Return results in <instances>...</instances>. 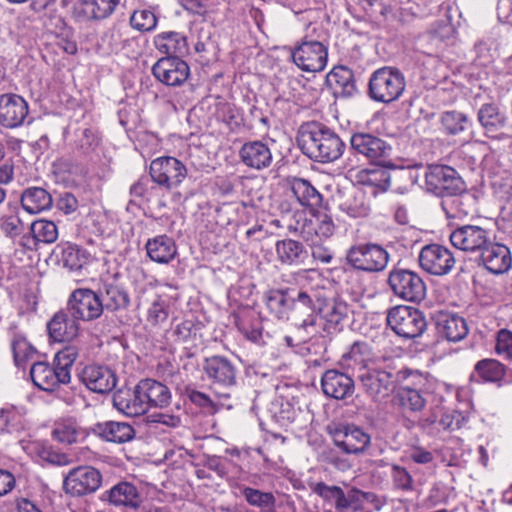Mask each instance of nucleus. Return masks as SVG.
I'll return each instance as SVG.
<instances>
[{
	"label": "nucleus",
	"instance_id": "1",
	"mask_svg": "<svg viewBox=\"0 0 512 512\" xmlns=\"http://www.w3.org/2000/svg\"><path fill=\"white\" fill-rule=\"evenodd\" d=\"M302 152L320 163H330L339 159L345 150V143L329 128L309 123L302 126L297 138Z\"/></svg>",
	"mask_w": 512,
	"mask_h": 512
},
{
	"label": "nucleus",
	"instance_id": "2",
	"mask_svg": "<svg viewBox=\"0 0 512 512\" xmlns=\"http://www.w3.org/2000/svg\"><path fill=\"white\" fill-rule=\"evenodd\" d=\"M77 357V349L74 346H67L55 354L53 366L46 362L34 363L30 369L34 385L44 391H54L61 384H68Z\"/></svg>",
	"mask_w": 512,
	"mask_h": 512
},
{
	"label": "nucleus",
	"instance_id": "3",
	"mask_svg": "<svg viewBox=\"0 0 512 512\" xmlns=\"http://www.w3.org/2000/svg\"><path fill=\"white\" fill-rule=\"evenodd\" d=\"M405 77L397 68L382 67L374 71L368 83V96L375 102L390 104L405 91Z\"/></svg>",
	"mask_w": 512,
	"mask_h": 512
},
{
	"label": "nucleus",
	"instance_id": "4",
	"mask_svg": "<svg viewBox=\"0 0 512 512\" xmlns=\"http://www.w3.org/2000/svg\"><path fill=\"white\" fill-rule=\"evenodd\" d=\"M386 321L393 332L404 339L422 336L428 325L420 309L407 305H397L389 309Z\"/></svg>",
	"mask_w": 512,
	"mask_h": 512
},
{
	"label": "nucleus",
	"instance_id": "5",
	"mask_svg": "<svg viewBox=\"0 0 512 512\" xmlns=\"http://www.w3.org/2000/svg\"><path fill=\"white\" fill-rule=\"evenodd\" d=\"M403 384L396 392L395 399L404 412L420 413L427 403V378L417 371H402Z\"/></svg>",
	"mask_w": 512,
	"mask_h": 512
},
{
	"label": "nucleus",
	"instance_id": "6",
	"mask_svg": "<svg viewBox=\"0 0 512 512\" xmlns=\"http://www.w3.org/2000/svg\"><path fill=\"white\" fill-rule=\"evenodd\" d=\"M388 285L395 296L404 301L419 303L426 296V284L410 269L394 267L388 274Z\"/></svg>",
	"mask_w": 512,
	"mask_h": 512
},
{
	"label": "nucleus",
	"instance_id": "7",
	"mask_svg": "<svg viewBox=\"0 0 512 512\" xmlns=\"http://www.w3.org/2000/svg\"><path fill=\"white\" fill-rule=\"evenodd\" d=\"M294 64L305 72H321L328 60V48L321 41L305 35L291 50Z\"/></svg>",
	"mask_w": 512,
	"mask_h": 512
},
{
	"label": "nucleus",
	"instance_id": "8",
	"mask_svg": "<svg viewBox=\"0 0 512 512\" xmlns=\"http://www.w3.org/2000/svg\"><path fill=\"white\" fill-rule=\"evenodd\" d=\"M424 178L427 191L442 198L454 196L464 191V182L457 171L450 166H428Z\"/></svg>",
	"mask_w": 512,
	"mask_h": 512
},
{
	"label": "nucleus",
	"instance_id": "9",
	"mask_svg": "<svg viewBox=\"0 0 512 512\" xmlns=\"http://www.w3.org/2000/svg\"><path fill=\"white\" fill-rule=\"evenodd\" d=\"M334 445L343 453L365 454L371 447V436L354 424H337L329 429Z\"/></svg>",
	"mask_w": 512,
	"mask_h": 512
},
{
	"label": "nucleus",
	"instance_id": "10",
	"mask_svg": "<svg viewBox=\"0 0 512 512\" xmlns=\"http://www.w3.org/2000/svg\"><path fill=\"white\" fill-rule=\"evenodd\" d=\"M350 147L355 154L377 165L385 164L392 154V146L387 141L366 132L353 133Z\"/></svg>",
	"mask_w": 512,
	"mask_h": 512
},
{
	"label": "nucleus",
	"instance_id": "11",
	"mask_svg": "<svg viewBox=\"0 0 512 512\" xmlns=\"http://www.w3.org/2000/svg\"><path fill=\"white\" fill-rule=\"evenodd\" d=\"M292 229L308 244H316L330 238L335 232L336 225L330 214L318 211L309 219L300 215Z\"/></svg>",
	"mask_w": 512,
	"mask_h": 512
},
{
	"label": "nucleus",
	"instance_id": "12",
	"mask_svg": "<svg viewBox=\"0 0 512 512\" xmlns=\"http://www.w3.org/2000/svg\"><path fill=\"white\" fill-rule=\"evenodd\" d=\"M346 258L358 270L378 272L387 266L389 254L380 245L368 243L351 247Z\"/></svg>",
	"mask_w": 512,
	"mask_h": 512
},
{
	"label": "nucleus",
	"instance_id": "13",
	"mask_svg": "<svg viewBox=\"0 0 512 512\" xmlns=\"http://www.w3.org/2000/svg\"><path fill=\"white\" fill-rule=\"evenodd\" d=\"M102 483L101 473L92 466L81 465L72 468L63 479V490L74 497L95 492Z\"/></svg>",
	"mask_w": 512,
	"mask_h": 512
},
{
	"label": "nucleus",
	"instance_id": "14",
	"mask_svg": "<svg viewBox=\"0 0 512 512\" xmlns=\"http://www.w3.org/2000/svg\"><path fill=\"white\" fill-rule=\"evenodd\" d=\"M152 181L168 190L177 188L187 176L186 166L175 157L164 156L150 164Z\"/></svg>",
	"mask_w": 512,
	"mask_h": 512
},
{
	"label": "nucleus",
	"instance_id": "15",
	"mask_svg": "<svg viewBox=\"0 0 512 512\" xmlns=\"http://www.w3.org/2000/svg\"><path fill=\"white\" fill-rule=\"evenodd\" d=\"M203 371L215 387L231 389L237 386L239 369L225 356L213 355L203 362Z\"/></svg>",
	"mask_w": 512,
	"mask_h": 512
},
{
	"label": "nucleus",
	"instance_id": "16",
	"mask_svg": "<svg viewBox=\"0 0 512 512\" xmlns=\"http://www.w3.org/2000/svg\"><path fill=\"white\" fill-rule=\"evenodd\" d=\"M67 309L78 321H93L103 313L99 294L87 288H79L71 293Z\"/></svg>",
	"mask_w": 512,
	"mask_h": 512
},
{
	"label": "nucleus",
	"instance_id": "17",
	"mask_svg": "<svg viewBox=\"0 0 512 512\" xmlns=\"http://www.w3.org/2000/svg\"><path fill=\"white\" fill-rule=\"evenodd\" d=\"M420 267L435 276L447 275L455 266L452 252L439 244H428L419 253Z\"/></svg>",
	"mask_w": 512,
	"mask_h": 512
},
{
	"label": "nucleus",
	"instance_id": "18",
	"mask_svg": "<svg viewBox=\"0 0 512 512\" xmlns=\"http://www.w3.org/2000/svg\"><path fill=\"white\" fill-rule=\"evenodd\" d=\"M490 231L476 225H464L450 234L452 245L465 252H480L490 243Z\"/></svg>",
	"mask_w": 512,
	"mask_h": 512
},
{
	"label": "nucleus",
	"instance_id": "19",
	"mask_svg": "<svg viewBox=\"0 0 512 512\" xmlns=\"http://www.w3.org/2000/svg\"><path fill=\"white\" fill-rule=\"evenodd\" d=\"M152 73L167 86H179L189 77L190 68L179 57H163L153 65Z\"/></svg>",
	"mask_w": 512,
	"mask_h": 512
},
{
	"label": "nucleus",
	"instance_id": "20",
	"mask_svg": "<svg viewBox=\"0 0 512 512\" xmlns=\"http://www.w3.org/2000/svg\"><path fill=\"white\" fill-rule=\"evenodd\" d=\"M339 365L358 376L376 365V356L368 343L354 342L341 357Z\"/></svg>",
	"mask_w": 512,
	"mask_h": 512
},
{
	"label": "nucleus",
	"instance_id": "21",
	"mask_svg": "<svg viewBox=\"0 0 512 512\" xmlns=\"http://www.w3.org/2000/svg\"><path fill=\"white\" fill-rule=\"evenodd\" d=\"M391 377V373L375 366L357 376L364 392L374 401H381L389 395Z\"/></svg>",
	"mask_w": 512,
	"mask_h": 512
},
{
	"label": "nucleus",
	"instance_id": "22",
	"mask_svg": "<svg viewBox=\"0 0 512 512\" xmlns=\"http://www.w3.org/2000/svg\"><path fill=\"white\" fill-rule=\"evenodd\" d=\"M28 115V104L17 94L0 95V124L7 128L20 126Z\"/></svg>",
	"mask_w": 512,
	"mask_h": 512
},
{
	"label": "nucleus",
	"instance_id": "23",
	"mask_svg": "<svg viewBox=\"0 0 512 512\" xmlns=\"http://www.w3.org/2000/svg\"><path fill=\"white\" fill-rule=\"evenodd\" d=\"M81 382L91 391L104 394L115 388V373L106 366L87 365L80 375Z\"/></svg>",
	"mask_w": 512,
	"mask_h": 512
},
{
	"label": "nucleus",
	"instance_id": "24",
	"mask_svg": "<svg viewBox=\"0 0 512 512\" xmlns=\"http://www.w3.org/2000/svg\"><path fill=\"white\" fill-rule=\"evenodd\" d=\"M243 165L254 170H263L271 166L273 154L269 145L261 140L245 142L239 150Z\"/></svg>",
	"mask_w": 512,
	"mask_h": 512
},
{
	"label": "nucleus",
	"instance_id": "25",
	"mask_svg": "<svg viewBox=\"0 0 512 512\" xmlns=\"http://www.w3.org/2000/svg\"><path fill=\"white\" fill-rule=\"evenodd\" d=\"M101 500L115 507L136 510L142 503L137 487L126 481L119 482L101 495Z\"/></svg>",
	"mask_w": 512,
	"mask_h": 512
},
{
	"label": "nucleus",
	"instance_id": "26",
	"mask_svg": "<svg viewBox=\"0 0 512 512\" xmlns=\"http://www.w3.org/2000/svg\"><path fill=\"white\" fill-rule=\"evenodd\" d=\"M435 327L438 336L449 342H459L468 334L465 319L449 312L440 311L435 315Z\"/></svg>",
	"mask_w": 512,
	"mask_h": 512
},
{
	"label": "nucleus",
	"instance_id": "27",
	"mask_svg": "<svg viewBox=\"0 0 512 512\" xmlns=\"http://www.w3.org/2000/svg\"><path fill=\"white\" fill-rule=\"evenodd\" d=\"M339 210L353 219L365 218L370 214L371 205L366 193L358 188L351 187L340 194Z\"/></svg>",
	"mask_w": 512,
	"mask_h": 512
},
{
	"label": "nucleus",
	"instance_id": "28",
	"mask_svg": "<svg viewBox=\"0 0 512 512\" xmlns=\"http://www.w3.org/2000/svg\"><path fill=\"white\" fill-rule=\"evenodd\" d=\"M479 260L485 268L493 274H502L508 271L512 265V257L506 245L493 242L480 252Z\"/></svg>",
	"mask_w": 512,
	"mask_h": 512
},
{
	"label": "nucleus",
	"instance_id": "29",
	"mask_svg": "<svg viewBox=\"0 0 512 512\" xmlns=\"http://www.w3.org/2000/svg\"><path fill=\"white\" fill-rule=\"evenodd\" d=\"M121 0H78L73 7L74 16L80 21L102 20L109 17Z\"/></svg>",
	"mask_w": 512,
	"mask_h": 512
},
{
	"label": "nucleus",
	"instance_id": "30",
	"mask_svg": "<svg viewBox=\"0 0 512 512\" xmlns=\"http://www.w3.org/2000/svg\"><path fill=\"white\" fill-rule=\"evenodd\" d=\"M51 339L56 342L71 341L79 333L78 320L67 310H60L54 314L47 324Z\"/></svg>",
	"mask_w": 512,
	"mask_h": 512
},
{
	"label": "nucleus",
	"instance_id": "31",
	"mask_svg": "<svg viewBox=\"0 0 512 512\" xmlns=\"http://www.w3.org/2000/svg\"><path fill=\"white\" fill-rule=\"evenodd\" d=\"M321 386L325 395L341 400L354 391V381L346 373L335 369L327 370L321 378Z\"/></svg>",
	"mask_w": 512,
	"mask_h": 512
},
{
	"label": "nucleus",
	"instance_id": "32",
	"mask_svg": "<svg viewBox=\"0 0 512 512\" xmlns=\"http://www.w3.org/2000/svg\"><path fill=\"white\" fill-rule=\"evenodd\" d=\"M53 254L59 265L69 271H78L89 262V253L78 245L70 242L57 244Z\"/></svg>",
	"mask_w": 512,
	"mask_h": 512
},
{
	"label": "nucleus",
	"instance_id": "33",
	"mask_svg": "<svg viewBox=\"0 0 512 512\" xmlns=\"http://www.w3.org/2000/svg\"><path fill=\"white\" fill-rule=\"evenodd\" d=\"M137 392L145 402L146 411L150 407H165L170 403L169 388L153 379H143L137 384Z\"/></svg>",
	"mask_w": 512,
	"mask_h": 512
},
{
	"label": "nucleus",
	"instance_id": "34",
	"mask_svg": "<svg viewBox=\"0 0 512 512\" xmlns=\"http://www.w3.org/2000/svg\"><path fill=\"white\" fill-rule=\"evenodd\" d=\"M289 288L271 289L264 295L269 312L279 320H288L294 308L293 296Z\"/></svg>",
	"mask_w": 512,
	"mask_h": 512
},
{
	"label": "nucleus",
	"instance_id": "35",
	"mask_svg": "<svg viewBox=\"0 0 512 512\" xmlns=\"http://www.w3.org/2000/svg\"><path fill=\"white\" fill-rule=\"evenodd\" d=\"M93 432L102 440L113 443H125L135 436L134 428L126 422L106 421L94 425Z\"/></svg>",
	"mask_w": 512,
	"mask_h": 512
},
{
	"label": "nucleus",
	"instance_id": "36",
	"mask_svg": "<svg viewBox=\"0 0 512 512\" xmlns=\"http://www.w3.org/2000/svg\"><path fill=\"white\" fill-rule=\"evenodd\" d=\"M113 406L122 414L135 417L146 412L145 402L137 392V385L133 390L119 389L113 394Z\"/></svg>",
	"mask_w": 512,
	"mask_h": 512
},
{
	"label": "nucleus",
	"instance_id": "37",
	"mask_svg": "<svg viewBox=\"0 0 512 512\" xmlns=\"http://www.w3.org/2000/svg\"><path fill=\"white\" fill-rule=\"evenodd\" d=\"M145 248L149 258L160 264H168L177 255L176 243L167 235H159L149 239Z\"/></svg>",
	"mask_w": 512,
	"mask_h": 512
},
{
	"label": "nucleus",
	"instance_id": "38",
	"mask_svg": "<svg viewBox=\"0 0 512 512\" xmlns=\"http://www.w3.org/2000/svg\"><path fill=\"white\" fill-rule=\"evenodd\" d=\"M156 49L167 57H179L188 52V43L184 35L175 31L162 32L155 36Z\"/></svg>",
	"mask_w": 512,
	"mask_h": 512
},
{
	"label": "nucleus",
	"instance_id": "39",
	"mask_svg": "<svg viewBox=\"0 0 512 512\" xmlns=\"http://www.w3.org/2000/svg\"><path fill=\"white\" fill-rule=\"evenodd\" d=\"M275 251L277 260L284 265H301L308 258L303 244L293 239L278 240Z\"/></svg>",
	"mask_w": 512,
	"mask_h": 512
},
{
	"label": "nucleus",
	"instance_id": "40",
	"mask_svg": "<svg viewBox=\"0 0 512 512\" xmlns=\"http://www.w3.org/2000/svg\"><path fill=\"white\" fill-rule=\"evenodd\" d=\"M51 194L41 187H29L22 192L21 206L29 214H38L51 209Z\"/></svg>",
	"mask_w": 512,
	"mask_h": 512
},
{
	"label": "nucleus",
	"instance_id": "41",
	"mask_svg": "<svg viewBox=\"0 0 512 512\" xmlns=\"http://www.w3.org/2000/svg\"><path fill=\"white\" fill-rule=\"evenodd\" d=\"M52 437L61 444L71 445L83 441L87 437V432L76 420L67 418L55 422Z\"/></svg>",
	"mask_w": 512,
	"mask_h": 512
},
{
	"label": "nucleus",
	"instance_id": "42",
	"mask_svg": "<svg viewBox=\"0 0 512 512\" xmlns=\"http://www.w3.org/2000/svg\"><path fill=\"white\" fill-rule=\"evenodd\" d=\"M474 373L484 382L510 383L512 374L508 375L505 366L496 359H483L476 363Z\"/></svg>",
	"mask_w": 512,
	"mask_h": 512
},
{
	"label": "nucleus",
	"instance_id": "43",
	"mask_svg": "<svg viewBox=\"0 0 512 512\" xmlns=\"http://www.w3.org/2000/svg\"><path fill=\"white\" fill-rule=\"evenodd\" d=\"M102 311L106 308L109 311L126 309L129 306L130 298L127 291L114 283L105 282L100 289Z\"/></svg>",
	"mask_w": 512,
	"mask_h": 512
},
{
	"label": "nucleus",
	"instance_id": "44",
	"mask_svg": "<svg viewBox=\"0 0 512 512\" xmlns=\"http://www.w3.org/2000/svg\"><path fill=\"white\" fill-rule=\"evenodd\" d=\"M477 118L486 133H495L507 124L505 113L493 103L483 104L478 110Z\"/></svg>",
	"mask_w": 512,
	"mask_h": 512
},
{
	"label": "nucleus",
	"instance_id": "45",
	"mask_svg": "<svg viewBox=\"0 0 512 512\" xmlns=\"http://www.w3.org/2000/svg\"><path fill=\"white\" fill-rule=\"evenodd\" d=\"M291 190L297 201L304 207L316 209L322 204V195L308 180L294 178L291 182Z\"/></svg>",
	"mask_w": 512,
	"mask_h": 512
},
{
	"label": "nucleus",
	"instance_id": "46",
	"mask_svg": "<svg viewBox=\"0 0 512 512\" xmlns=\"http://www.w3.org/2000/svg\"><path fill=\"white\" fill-rule=\"evenodd\" d=\"M17 204H7L0 216V229L8 237L19 236L24 231V223L20 217Z\"/></svg>",
	"mask_w": 512,
	"mask_h": 512
},
{
	"label": "nucleus",
	"instance_id": "47",
	"mask_svg": "<svg viewBox=\"0 0 512 512\" xmlns=\"http://www.w3.org/2000/svg\"><path fill=\"white\" fill-rule=\"evenodd\" d=\"M356 180L361 185L374 187L381 192L390 187V174L382 167L361 169L356 174Z\"/></svg>",
	"mask_w": 512,
	"mask_h": 512
},
{
	"label": "nucleus",
	"instance_id": "48",
	"mask_svg": "<svg viewBox=\"0 0 512 512\" xmlns=\"http://www.w3.org/2000/svg\"><path fill=\"white\" fill-rule=\"evenodd\" d=\"M294 300V313H302L307 317L300 323V328L304 329L307 333L314 332V326L316 324V315L314 313V304L312 297L306 291H298L296 296H293Z\"/></svg>",
	"mask_w": 512,
	"mask_h": 512
},
{
	"label": "nucleus",
	"instance_id": "49",
	"mask_svg": "<svg viewBox=\"0 0 512 512\" xmlns=\"http://www.w3.org/2000/svg\"><path fill=\"white\" fill-rule=\"evenodd\" d=\"M440 123L444 132L448 135H458L472 126L471 119L466 114L456 110L443 112L440 116Z\"/></svg>",
	"mask_w": 512,
	"mask_h": 512
},
{
	"label": "nucleus",
	"instance_id": "50",
	"mask_svg": "<svg viewBox=\"0 0 512 512\" xmlns=\"http://www.w3.org/2000/svg\"><path fill=\"white\" fill-rule=\"evenodd\" d=\"M241 493L250 506L259 508L263 512L275 511L276 497L272 492L246 486L241 489Z\"/></svg>",
	"mask_w": 512,
	"mask_h": 512
},
{
	"label": "nucleus",
	"instance_id": "51",
	"mask_svg": "<svg viewBox=\"0 0 512 512\" xmlns=\"http://www.w3.org/2000/svg\"><path fill=\"white\" fill-rule=\"evenodd\" d=\"M348 312L347 303L336 299L323 303L319 308L321 317L329 327L334 328L347 317Z\"/></svg>",
	"mask_w": 512,
	"mask_h": 512
},
{
	"label": "nucleus",
	"instance_id": "52",
	"mask_svg": "<svg viewBox=\"0 0 512 512\" xmlns=\"http://www.w3.org/2000/svg\"><path fill=\"white\" fill-rule=\"evenodd\" d=\"M312 491L326 501H333L338 510H344L350 507L349 499L346 498L344 491L335 485L329 486L324 482H318L312 487Z\"/></svg>",
	"mask_w": 512,
	"mask_h": 512
},
{
	"label": "nucleus",
	"instance_id": "53",
	"mask_svg": "<svg viewBox=\"0 0 512 512\" xmlns=\"http://www.w3.org/2000/svg\"><path fill=\"white\" fill-rule=\"evenodd\" d=\"M30 449L32 453L44 462L58 466H66L71 463V459L68 455L54 450L45 443L35 442L31 445Z\"/></svg>",
	"mask_w": 512,
	"mask_h": 512
},
{
	"label": "nucleus",
	"instance_id": "54",
	"mask_svg": "<svg viewBox=\"0 0 512 512\" xmlns=\"http://www.w3.org/2000/svg\"><path fill=\"white\" fill-rule=\"evenodd\" d=\"M30 230L36 242L50 244L54 243L58 238V228L50 220H36L31 224Z\"/></svg>",
	"mask_w": 512,
	"mask_h": 512
},
{
	"label": "nucleus",
	"instance_id": "55",
	"mask_svg": "<svg viewBox=\"0 0 512 512\" xmlns=\"http://www.w3.org/2000/svg\"><path fill=\"white\" fill-rule=\"evenodd\" d=\"M236 326L247 340L256 344L263 342L262 325L257 319L239 317L236 321Z\"/></svg>",
	"mask_w": 512,
	"mask_h": 512
},
{
	"label": "nucleus",
	"instance_id": "56",
	"mask_svg": "<svg viewBox=\"0 0 512 512\" xmlns=\"http://www.w3.org/2000/svg\"><path fill=\"white\" fill-rule=\"evenodd\" d=\"M11 349L13 352L14 362L18 367L23 365L35 353L34 347L24 336L19 334L14 335L11 341Z\"/></svg>",
	"mask_w": 512,
	"mask_h": 512
},
{
	"label": "nucleus",
	"instance_id": "57",
	"mask_svg": "<svg viewBox=\"0 0 512 512\" xmlns=\"http://www.w3.org/2000/svg\"><path fill=\"white\" fill-rule=\"evenodd\" d=\"M131 26L141 32L153 30L157 25L155 14L148 9L136 10L130 17Z\"/></svg>",
	"mask_w": 512,
	"mask_h": 512
},
{
	"label": "nucleus",
	"instance_id": "58",
	"mask_svg": "<svg viewBox=\"0 0 512 512\" xmlns=\"http://www.w3.org/2000/svg\"><path fill=\"white\" fill-rule=\"evenodd\" d=\"M390 476L396 489L402 491L413 490V478L405 467L397 464L391 465Z\"/></svg>",
	"mask_w": 512,
	"mask_h": 512
},
{
	"label": "nucleus",
	"instance_id": "59",
	"mask_svg": "<svg viewBox=\"0 0 512 512\" xmlns=\"http://www.w3.org/2000/svg\"><path fill=\"white\" fill-rule=\"evenodd\" d=\"M441 207L448 218H460L468 214V210L464 207L463 199L458 194L443 198Z\"/></svg>",
	"mask_w": 512,
	"mask_h": 512
},
{
	"label": "nucleus",
	"instance_id": "60",
	"mask_svg": "<svg viewBox=\"0 0 512 512\" xmlns=\"http://www.w3.org/2000/svg\"><path fill=\"white\" fill-rule=\"evenodd\" d=\"M495 340V352L506 360H512V331L500 329Z\"/></svg>",
	"mask_w": 512,
	"mask_h": 512
},
{
	"label": "nucleus",
	"instance_id": "61",
	"mask_svg": "<svg viewBox=\"0 0 512 512\" xmlns=\"http://www.w3.org/2000/svg\"><path fill=\"white\" fill-rule=\"evenodd\" d=\"M467 423V418L459 411H450L442 414L439 420V426L443 430L455 431L462 428Z\"/></svg>",
	"mask_w": 512,
	"mask_h": 512
},
{
	"label": "nucleus",
	"instance_id": "62",
	"mask_svg": "<svg viewBox=\"0 0 512 512\" xmlns=\"http://www.w3.org/2000/svg\"><path fill=\"white\" fill-rule=\"evenodd\" d=\"M168 318V309L165 302L158 298L148 309L147 321L152 325H159L165 322Z\"/></svg>",
	"mask_w": 512,
	"mask_h": 512
},
{
	"label": "nucleus",
	"instance_id": "63",
	"mask_svg": "<svg viewBox=\"0 0 512 512\" xmlns=\"http://www.w3.org/2000/svg\"><path fill=\"white\" fill-rule=\"evenodd\" d=\"M55 205L56 208L65 215L74 213L79 206L76 197L69 192L61 193L57 198Z\"/></svg>",
	"mask_w": 512,
	"mask_h": 512
},
{
	"label": "nucleus",
	"instance_id": "64",
	"mask_svg": "<svg viewBox=\"0 0 512 512\" xmlns=\"http://www.w3.org/2000/svg\"><path fill=\"white\" fill-rule=\"evenodd\" d=\"M184 395L195 405L201 407V408H211L213 407V402L211 398L201 392L196 390L193 387H186L184 390Z\"/></svg>",
	"mask_w": 512,
	"mask_h": 512
}]
</instances>
